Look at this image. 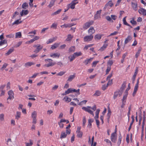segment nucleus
Listing matches in <instances>:
<instances>
[{
	"instance_id": "4c0bfd02",
	"label": "nucleus",
	"mask_w": 146,
	"mask_h": 146,
	"mask_svg": "<svg viewBox=\"0 0 146 146\" xmlns=\"http://www.w3.org/2000/svg\"><path fill=\"white\" fill-rule=\"evenodd\" d=\"M36 112L35 111H34L32 113L31 117L33 118H36Z\"/></svg>"
},
{
	"instance_id": "f8f14e48",
	"label": "nucleus",
	"mask_w": 146,
	"mask_h": 146,
	"mask_svg": "<svg viewBox=\"0 0 146 146\" xmlns=\"http://www.w3.org/2000/svg\"><path fill=\"white\" fill-rule=\"evenodd\" d=\"M139 13L141 15L143 16L146 15V10L143 8H140L138 10Z\"/></svg>"
},
{
	"instance_id": "f03ea898",
	"label": "nucleus",
	"mask_w": 146,
	"mask_h": 146,
	"mask_svg": "<svg viewBox=\"0 0 146 146\" xmlns=\"http://www.w3.org/2000/svg\"><path fill=\"white\" fill-rule=\"evenodd\" d=\"M94 23V21L91 20L89 21L84 24L83 26V28L84 29H86L89 28L91 25H92Z\"/></svg>"
},
{
	"instance_id": "1a4fd4ad",
	"label": "nucleus",
	"mask_w": 146,
	"mask_h": 146,
	"mask_svg": "<svg viewBox=\"0 0 146 146\" xmlns=\"http://www.w3.org/2000/svg\"><path fill=\"white\" fill-rule=\"evenodd\" d=\"M8 94L9 95V97L7 99V100H13L14 98V93L13 91L12 90H9L8 92Z\"/></svg>"
},
{
	"instance_id": "79ce46f5",
	"label": "nucleus",
	"mask_w": 146,
	"mask_h": 146,
	"mask_svg": "<svg viewBox=\"0 0 146 146\" xmlns=\"http://www.w3.org/2000/svg\"><path fill=\"white\" fill-rule=\"evenodd\" d=\"M101 94V92L100 91L97 90L96 91L95 93L94 94V96H99Z\"/></svg>"
},
{
	"instance_id": "c85d7f7f",
	"label": "nucleus",
	"mask_w": 146,
	"mask_h": 146,
	"mask_svg": "<svg viewBox=\"0 0 146 146\" xmlns=\"http://www.w3.org/2000/svg\"><path fill=\"white\" fill-rule=\"evenodd\" d=\"M122 138V137L121 136V134H120L119 135L118 141L117 142V144L119 145L121 143Z\"/></svg>"
},
{
	"instance_id": "f3484780",
	"label": "nucleus",
	"mask_w": 146,
	"mask_h": 146,
	"mask_svg": "<svg viewBox=\"0 0 146 146\" xmlns=\"http://www.w3.org/2000/svg\"><path fill=\"white\" fill-rule=\"evenodd\" d=\"M57 37H53L52 38H50L46 42L47 44H48L50 43H51L54 41H55L57 39Z\"/></svg>"
},
{
	"instance_id": "864d4df0",
	"label": "nucleus",
	"mask_w": 146,
	"mask_h": 146,
	"mask_svg": "<svg viewBox=\"0 0 146 146\" xmlns=\"http://www.w3.org/2000/svg\"><path fill=\"white\" fill-rule=\"evenodd\" d=\"M77 134V136L78 137L81 138L82 137L83 135V133L81 131L79 132L76 133Z\"/></svg>"
},
{
	"instance_id": "72a5a7b5",
	"label": "nucleus",
	"mask_w": 146,
	"mask_h": 146,
	"mask_svg": "<svg viewBox=\"0 0 146 146\" xmlns=\"http://www.w3.org/2000/svg\"><path fill=\"white\" fill-rule=\"evenodd\" d=\"M14 50V49L13 48L9 49L8 51L5 53V54L8 55L12 53Z\"/></svg>"
},
{
	"instance_id": "7ed1b4c3",
	"label": "nucleus",
	"mask_w": 146,
	"mask_h": 146,
	"mask_svg": "<svg viewBox=\"0 0 146 146\" xmlns=\"http://www.w3.org/2000/svg\"><path fill=\"white\" fill-rule=\"evenodd\" d=\"M80 90L79 89H78L77 90H76L75 89L71 88H69L66 90V92L68 94L70 93H72L73 92H76L77 93V95H79L80 94Z\"/></svg>"
},
{
	"instance_id": "9d476101",
	"label": "nucleus",
	"mask_w": 146,
	"mask_h": 146,
	"mask_svg": "<svg viewBox=\"0 0 146 146\" xmlns=\"http://www.w3.org/2000/svg\"><path fill=\"white\" fill-rule=\"evenodd\" d=\"M101 10L97 11H96V13L95 14L94 17V19L95 20L97 19L101 18Z\"/></svg>"
},
{
	"instance_id": "5fc2aeb1",
	"label": "nucleus",
	"mask_w": 146,
	"mask_h": 146,
	"mask_svg": "<svg viewBox=\"0 0 146 146\" xmlns=\"http://www.w3.org/2000/svg\"><path fill=\"white\" fill-rule=\"evenodd\" d=\"M14 35L13 34H10L8 35H7L6 36V37L9 38H12L14 37Z\"/></svg>"
},
{
	"instance_id": "13d9d810",
	"label": "nucleus",
	"mask_w": 146,
	"mask_h": 146,
	"mask_svg": "<svg viewBox=\"0 0 146 146\" xmlns=\"http://www.w3.org/2000/svg\"><path fill=\"white\" fill-rule=\"evenodd\" d=\"M106 19L107 20L111 22H113V21L112 20L111 17L109 16H107L106 17Z\"/></svg>"
},
{
	"instance_id": "8fccbe9b",
	"label": "nucleus",
	"mask_w": 146,
	"mask_h": 146,
	"mask_svg": "<svg viewBox=\"0 0 146 146\" xmlns=\"http://www.w3.org/2000/svg\"><path fill=\"white\" fill-rule=\"evenodd\" d=\"M29 142L30 143H25L26 146H31L33 144V142L32 140L30 139L29 140Z\"/></svg>"
},
{
	"instance_id": "c9c22d12",
	"label": "nucleus",
	"mask_w": 146,
	"mask_h": 146,
	"mask_svg": "<svg viewBox=\"0 0 146 146\" xmlns=\"http://www.w3.org/2000/svg\"><path fill=\"white\" fill-rule=\"evenodd\" d=\"M145 114H144L143 118V121L142 125V129H144V126L145 125Z\"/></svg>"
},
{
	"instance_id": "052dcab7",
	"label": "nucleus",
	"mask_w": 146,
	"mask_h": 146,
	"mask_svg": "<svg viewBox=\"0 0 146 146\" xmlns=\"http://www.w3.org/2000/svg\"><path fill=\"white\" fill-rule=\"evenodd\" d=\"M111 69L110 66H108L106 70V74H108Z\"/></svg>"
},
{
	"instance_id": "0e129e2a",
	"label": "nucleus",
	"mask_w": 146,
	"mask_h": 146,
	"mask_svg": "<svg viewBox=\"0 0 146 146\" xmlns=\"http://www.w3.org/2000/svg\"><path fill=\"white\" fill-rule=\"evenodd\" d=\"M126 17H125L123 19V24L127 26V25H128V24L127 22H126V19H125Z\"/></svg>"
},
{
	"instance_id": "b1692460",
	"label": "nucleus",
	"mask_w": 146,
	"mask_h": 146,
	"mask_svg": "<svg viewBox=\"0 0 146 146\" xmlns=\"http://www.w3.org/2000/svg\"><path fill=\"white\" fill-rule=\"evenodd\" d=\"M132 38L130 36H128L127 37L125 38V41L124 43L126 44L128 43L131 40Z\"/></svg>"
},
{
	"instance_id": "c03bdc74",
	"label": "nucleus",
	"mask_w": 146,
	"mask_h": 146,
	"mask_svg": "<svg viewBox=\"0 0 146 146\" xmlns=\"http://www.w3.org/2000/svg\"><path fill=\"white\" fill-rule=\"evenodd\" d=\"M28 7V4L26 2L24 3L22 5V7L23 9H25Z\"/></svg>"
},
{
	"instance_id": "7c9ffc66",
	"label": "nucleus",
	"mask_w": 146,
	"mask_h": 146,
	"mask_svg": "<svg viewBox=\"0 0 146 146\" xmlns=\"http://www.w3.org/2000/svg\"><path fill=\"white\" fill-rule=\"evenodd\" d=\"M61 11H62L61 9H59L58 10H57V11H56L54 12V13H52V14L51 15L53 16V15H56L57 14H58L60 13V12H61Z\"/></svg>"
},
{
	"instance_id": "2f4dec72",
	"label": "nucleus",
	"mask_w": 146,
	"mask_h": 146,
	"mask_svg": "<svg viewBox=\"0 0 146 146\" xmlns=\"http://www.w3.org/2000/svg\"><path fill=\"white\" fill-rule=\"evenodd\" d=\"M126 83L125 82H123V84L121 85V86L120 89V90L123 91L125 88L126 87Z\"/></svg>"
},
{
	"instance_id": "4d7b16f0",
	"label": "nucleus",
	"mask_w": 146,
	"mask_h": 146,
	"mask_svg": "<svg viewBox=\"0 0 146 146\" xmlns=\"http://www.w3.org/2000/svg\"><path fill=\"white\" fill-rule=\"evenodd\" d=\"M16 38L19 37L20 38L21 36V34L20 32H18L16 33L15 35Z\"/></svg>"
},
{
	"instance_id": "f704fd0d",
	"label": "nucleus",
	"mask_w": 146,
	"mask_h": 146,
	"mask_svg": "<svg viewBox=\"0 0 146 146\" xmlns=\"http://www.w3.org/2000/svg\"><path fill=\"white\" fill-rule=\"evenodd\" d=\"M93 45H94L93 44H92L87 45L85 46L84 47V48L83 49L84 50H87L89 47H91Z\"/></svg>"
},
{
	"instance_id": "a18cd8bd",
	"label": "nucleus",
	"mask_w": 146,
	"mask_h": 146,
	"mask_svg": "<svg viewBox=\"0 0 146 146\" xmlns=\"http://www.w3.org/2000/svg\"><path fill=\"white\" fill-rule=\"evenodd\" d=\"M55 1L54 0H52L50 2L49 5H48V7L50 8H51L54 5V2Z\"/></svg>"
},
{
	"instance_id": "6e6d98bb",
	"label": "nucleus",
	"mask_w": 146,
	"mask_h": 146,
	"mask_svg": "<svg viewBox=\"0 0 146 146\" xmlns=\"http://www.w3.org/2000/svg\"><path fill=\"white\" fill-rule=\"evenodd\" d=\"M57 24L54 23H52V25L50 27L51 28H54L55 29H56L57 28Z\"/></svg>"
},
{
	"instance_id": "de8ad7c7",
	"label": "nucleus",
	"mask_w": 146,
	"mask_h": 146,
	"mask_svg": "<svg viewBox=\"0 0 146 146\" xmlns=\"http://www.w3.org/2000/svg\"><path fill=\"white\" fill-rule=\"evenodd\" d=\"M0 41V46L3 45L4 44H6L7 43V41L6 40H2Z\"/></svg>"
},
{
	"instance_id": "58836bf2",
	"label": "nucleus",
	"mask_w": 146,
	"mask_h": 146,
	"mask_svg": "<svg viewBox=\"0 0 146 146\" xmlns=\"http://www.w3.org/2000/svg\"><path fill=\"white\" fill-rule=\"evenodd\" d=\"M119 93V92H118V91H117L114 92L113 96V98L114 99H115L116 98L117 96L118 95Z\"/></svg>"
},
{
	"instance_id": "9b49d317",
	"label": "nucleus",
	"mask_w": 146,
	"mask_h": 146,
	"mask_svg": "<svg viewBox=\"0 0 146 146\" xmlns=\"http://www.w3.org/2000/svg\"><path fill=\"white\" fill-rule=\"evenodd\" d=\"M113 4L112 3V1H110L105 5L104 9L105 10L106 8L108 7H111L113 6Z\"/></svg>"
},
{
	"instance_id": "e2e57ef3",
	"label": "nucleus",
	"mask_w": 146,
	"mask_h": 146,
	"mask_svg": "<svg viewBox=\"0 0 146 146\" xmlns=\"http://www.w3.org/2000/svg\"><path fill=\"white\" fill-rule=\"evenodd\" d=\"M130 22L133 25H135L137 24L136 22L134 20V19H133L131 20Z\"/></svg>"
},
{
	"instance_id": "ea45409f",
	"label": "nucleus",
	"mask_w": 146,
	"mask_h": 146,
	"mask_svg": "<svg viewBox=\"0 0 146 146\" xmlns=\"http://www.w3.org/2000/svg\"><path fill=\"white\" fill-rule=\"evenodd\" d=\"M108 45L106 44H104L100 48L99 50L101 51H103L107 47Z\"/></svg>"
},
{
	"instance_id": "dca6fc26",
	"label": "nucleus",
	"mask_w": 146,
	"mask_h": 146,
	"mask_svg": "<svg viewBox=\"0 0 146 146\" xmlns=\"http://www.w3.org/2000/svg\"><path fill=\"white\" fill-rule=\"evenodd\" d=\"M77 3V2L75 3L73 1H72L70 4H69V5H70V8L72 9H74L75 8L76 5Z\"/></svg>"
},
{
	"instance_id": "5701e85b",
	"label": "nucleus",
	"mask_w": 146,
	"mask_h": 146,
	"mask_svg": "<svg viewBox=\"0 0 146 146\" xmlns=\"http://www.w3.org/2000/svg\"><path fill=\"white\" fill-rule=\"evenodd\" d=\"M60 44V43H56L52 45L51 47V48L53 50L56 48Z\"/></svg>"
},
{
	"instance_id": "473e14b6",
	"label": "nucleus",
	"mask_w": 146,
	"mask_h": 146,
	"mask_svg": "<svg viewBox=\"0 0 146 146\" xmlns=\"http://www.w3.org/2000/svg\"><path fill=\"white\" fill-rule=\"evenodd\" d=\"M67 134L65 132H62L60 138L61 139L64 138L66 137Z\"/></svg>"
},
{
	"instance_id": "f257e3e1",
	"label": "nucleus",
	"mask_w": 146,
	"mask_h": 146,
	"mask_svg": "<svg viewBox=\"0 0 146 146\" xmlns=\"http://www.w3.org/2000/svg\"><path fill=\"white\" fill-rule=\"evenodd\" d=\"M44 60L46 63L48 62L44 65V66L47 67L53 66L56 64V62L51 59H45Z\"/></svg>"
},
{
	"instance_id": "a19ab883",
	"label": "nucleus",
	"mask_w": 146,
	"mask_h": 146,
	"mask_svg": "<svg viewBox=\"0 0 146 146\" xmlns=\"http://www.w3.org/2000/svg\"><path fill=\"white\" fill-rule=\"evenodd\" d=\"M87 101L86 100H84L79 102L78 104V105L79 106H82L83 104H86Z\"/></svg>"
},
{
	"instance_id": "a878e982",
	"label": "nucleus",
	"mask_w": 146,
	"mask_h": 146,
	"mask_svg": "<svg viewBox=\"0 0 146 146\" xmlns=\"http://www.w3.org/2000/svg\"><path fill=\"white\" fill-rule=\"evenodd\" d=\"M92 58H90L85 60L83 62V63L86 65H87L89 63H90V62L91 61Z\"/></svg>"
},
{
	"instance_id": "6ab92c4d",
	"label": "nucleus",
	"mask_w": 146,
	"mask_h": 146,
	"mask_svg": "<svg viewBox=\"0 0 146 146\" xmlns=\"http://www.w3.org/2000/svg\"><path fill=\"white\" fill-rule=\"evenodd\" d=\"M34 64L35 63L33 62H28L25 64L24 66L25 67L28 68Z\"/></svg>"
},
{
	"instance_id": "423d86ee",
	"label": "nucleus",
	"mask_w": 146,
	"mask_h": 146,
	"mask_svg": "<svg viewBox=\"0 0 146 146\" xmlns=\"http://www.w3.org/2000/svg\"><path fill=\"white\" fill-rule=\"evenodd\" d=\"M33 47L36 48V49L34 51V52L36 53H38L42 48L43 46H41L40 44H35L33 45Z\"/></svg>"
},
{
	"instance_id": "603ef678",
	"label": "nucleus",
	"mask_w": 146,
	"mask_h": 146,
	"mask_svg": "<svg viewBox=\"0 0 146 146\" xmlns=\"http://www.w3.org/2000/svg\"><path fill=\"white\" fill-rule=\"evenodd\" d=\"M8 65V64L6 63H5L3 65L2 67L1 68V70H3L4 68H6L7 66Z\"/></svg>"
},
{
	"instance_id": "4468645a",
	"label": "nucleus",
	"mask_w": 146,
	"mask_h": 146,
	"mask_svg": "<svg viewBox=\"0 0 146 146\" xmlns=\"http://www.w3.org/2000/svg\"><path fill=\"white\" fill-rule=\"evenodd\" d=\"M60 55V54L58 53H51L50 54V56L52 58H58Z\"/></svg>"
},
{
	"instance_id": "774afa93",
	"label": "nucleus",
	"mask_w": 146,
	"mask_h": 146,
	"mask_svg": "<svg viewBox=\"0 0 146 146\" xmlns=\"http://www.w3.org/2000/svg\"><path fill=\"white\" fill-rule=\"evenodd\" d=\"M82 125L84 127L86 123V118L85 117H84L83 119Z\"/></svg>"
},
{
	"instance_id": "09e8293b",
	"label": "nucleus",
	"mask_w": 146,
	"mask_h": 146,
	"mask_svg": "<svg viewBox=\"0 0 146 146\" xmlns=\"http://www.w3.org/2000/svg\"><path fill=\"white\" fill-rule=\"evenodd\" d=\"M93 121L91 119H89L88 120V126L90 128L92 126V122Z\"/></svg>"
},
{
	"instance_id": "0eeeda50",
	"label": "nucleus",
	"mask_w": 146,
	"mask_h": 146,
	"mask_svg": "<svg viewBox=\"0 0 146 146\" xmlns=\"http://www.w3.org/2000/svg\"><path fill=\"white\" fill-rule=\"evenodd\" d=\"M91 107L90 106H88L87 107H83L82 108V109L85 111L89 113L91 115H94V114L93 113V111L91 110Z\"/></svg>"
},
{
	"instance_id": "6e6552de",
	"label": "nucleus",
	"mask_w": 146,
	"mask_h": 146,
	"mask_svg": "<svg viewBox=\"0 0 146 146\" xmlns=\"http://www.w3.org/2000/svg\"><path fill=\"white\" fill-rule=\"evenodd\" d=\"M139 78L137 79V82L134 88V91L133 93V96H134L135 95L136 92L138 90V85L139 83Z\"/></svg>"
},
{
	"instance_id": "bb28decb",
	"label": "nucleus",
	"mask_w": 146,
	"mask_h": 146,
	"mask_svg": "<svg viewBox=\"0 0 146 146\" xmlns=\"http://www.w3.org/2000/svg\"><path fill=\"white\" fill-rule=\"evenodd\" d=\"M63 100H64L66 102H71V99L70 98L68 97L67 96H66L64 98Z\"/></svg>"
},
{
	"instance_id": "39448f33",
	"label": "nucleus",
	"mask_w": 146,
	"mask_h": 146,
	"mask_svg": "<svg viewBox=\"0 0 146 146\" xmlns=\"http://www.w3.org/2000/svg\"><path fill=\"white\" fill-rule=\"evenodd\" d=\"M94 36L92 35H86L83 38L84 42H89L91 41L93 38Z\"/></svg>"
},
{
	"instance_id": "c756f323",
	"label": "nucleus",
	"mask_w": 146,
	"mask_h": 146,
	"mask_svg": "<svg viewBox=\"0 0 146 146\" xmlns=\"http://www.w3.org/2000/svg\"><path fill=\"white\" fill-rule=\"evenodd\" d=\"M76 58L74 54H73L72 55H70L68 57V58L70 60V62L73 61Z\"/></svg>"
},
{
	"instance_id": "3c124183",
	"label": "nucleus",
	"mask_w": 146,
	"mask_h": 146,
	"mask_svg": "<svg viewBox=\"0 0 146 146\" xmlns=\"http://www.w3.org/2000/svg\"><path fill=\"white\" fill-rule=\"evenodd\" d=\"M60 27L61 28H63L64 27L67 28L68 27H70L69 24H64L63 25H61L60 26Z\"/></svg>"
},
{
	"instance_id": "69168bd1",
	"label": "nucleus",
	"mask_w": 146,
	"mask_h": 146,
	"mask_svg": "<svg viewBox=\"0 0 146 146\" xmlns=\"http://www.w3.org/2000/svg\"><path fill=\"white\" fill-rule=\"evenodd\" d=\"M4 120V115L3 114H1L0 115V120L1 121Z\"/></svg>"
},
{
	"instance_id": "680f3d73",
	"label": "nucleus",
	"mask_w": 146,
	"mask_h": 146,
	"mask_svg": "<svg viewBox=\"0 0 146 146\" xmlns=\"http://www.w3.org/2000/svg\"><path fill=\"white\" fill-rule=\"evenodd\" d=\"M127 96V95H125L123 96L122 100V102H125Z\"/></svg>"
},
{
	"instance_id": "393cba45",
	"label": "nucleus",
	"mask_w": 146,
	"mask_h": 146,
	"mask_svg": "<svg viewBox=\"0 0 146 146\" xmlns=\"http://www.w3.org/2000/svg\"><path fill=\"white\" fill-rule=\"evenodd\" d=\"M21 112L19 111L16 112V115L15 117V119L17 120H18L21 117Z\"/></svg>"
},
{
	"instance_id": "37998d69",
	"label": "nucleus",
	"mask_w": 146,
	"mask_h": 146,
	"mask_svg": "<svg viewBox=\"0 0 146 146\" xmlns=\"http://www.w3.org/2000/svg\"><path fill=\"white\" fill-rule=\"evenodd\" d=\"M22 22V21H19V20H17L15 21L14 22L12 23V25H18L19 24L21 23Z\"/></svg>"
},
{
	"instance_id": "e433bc0d",
	"label": "nucleus",
	"mask_w": 146,
	"mask_h": 146,
	"mask_svg": "<svg viewBox=\"0 0 146 146\" xmlns=\"http://www.w3.org/2000/svg\"><path fill=\"white\" fill-rule=\"evenodd\" d=\"M75 48L74 46H71L69 49V52H73L75 50Z\"/></svg>"
},
{
	"instance_id": "49530a36",
	"label": "nucleus",
	"mask_w": 146,
	"mask_h": 146,
	"mask_svg": "<svg viewBox=\"0 0 146 146\" xmlns=\"http://www.w3.org/2000/svg\"><path fill=\"white\" fill-rule=\"evenodd\" d=\"M73 54L76 57L77 56H81L82 54V52H76L74 53Z\"/></svg>"
},
{
	"instance_id": "a211bd4d",
	"label": "nucleus",
	"mask_w": 146,
	"mask_h": 146,
	"mask_svg": "<svg viewBox=\"0 0 146 146\" xmlns=\"http://www.w3.org/2000/svg\"><path fill=\"white\" fill-rule=\"evenodd\" d=\"M29 11L27 10H23L20 12V15L21 16H22L23 15H27Z\"/></svg>"
},
{
	"instance_id": "cd10ccee",
	"label": "nucleus",
	"mask_w": 146,
	"mask_h": 146,
	"mask_svg": "<svg viewBox=\"0 0 146 146\" xmlns=\"http://www.w3.org/2000/svg\"><path fill=\"white\" fill-rule=\"evenodd\" d=\"M73 36L71 35V34H68L67 36V37L66 40L67 41H70L73 38Z\"/></svg>"
},
{
	"instance_id": "bf43d9fd",
	"label": "nucleus",
	"mask_w": 146,
	"mask_h": 146,
	"mask_svg": "<svg viewBox=\"0 0 146 146\" xmlns=\"http://www.w3.org/2000/svg\"><path fill=\"white\" fill-rule=\"evenodd\" d=\"M99 62V61H94L92 63V67H95L97 64Z\"/></svg>"
},
{
	"instance_id": "4be33fe9",
	"label": "nucleus",
	"mask_w": 146,
	"mask_h": 146,
	"mask_svg": "<svg viewBox=\"0 0 146 146\" xmlns=\"http://www.w3.org/2000/svg\"><path fill=\"white\" fill-rule=\"evenodd\" d=\"M102 36V35L100 34H97L95 36L94 38L96 40H100Z\"/></svg>"
},
{
	"instance_id": "338daca9",
	"label": "nucleus",
	"mask_w": 146,
	"mask_h": 146,
	"mask_svg": "<svg viewBox=\"0 0 146 146\" xmlns=\"http://www.w3.org/2000/svg\"><path fill=\"white\" fill-rule=\"evenodd\" d=\"M111 19L114 20H115L117 18V16L115 15H111Z\"/></svg>"
},
{
	"instance_id": "412c9836",
	"label": "nucleus",
	"mask_w": 146,
	"mask_h": 146,
	"mask_svg": "<svg viewBox=\"0 0 146 146\" xmlns=\"http://www.w3.org/2000/svg\"><path fill=\"white\" fill-rule=\"evenodd\" d=\"M138 69L137 68L135 70V72L134 73V74L133 75V76L132 77L133 82L135 80V78H136V75L138 73Z\"/></svg>"
},
{
	"instance_id": "aec40b11",
	"label": "nucleus",
	"mask_w": 146,
	"mask_h": 146,
	"mask_svg": "<svg viewBox=\"0 0 146 146\" xmlns=\"http://www.w3.org/2000/svg\"><path fill=\"white\" fill-rule=\"evenodd\" d=\"M75 74H74L73 75H71L68 77L67 81L68 82H71L75 77Z\"/></svg>"
},
{
	"instance_id": "ddd939ff",
	"label": "nucleus",
	"mask_w": 146,
	"mask_h": 146,
	"mask_svg": "<svg viewBox=\"0 0 146 146\" xmlns=\"http://www.w3.org/2000/svg\"><path fill=\"white\" fill-rule=\"evenodd\" d=\"M131 5L134 10L135 11L137 10V4L136 2H132Z\"/></svg>"
},
{
	"instance_id": "2eb2a0df",
	"label": "nucleus",
	"mask_w": 146,
	"mask_h": 146,
	"mask_svg": "<svg viewBox=\"0 0 146 146\" xmlns=\"http://www.w3.org/2000/svg\"><path fill=\"white\" fill-rule=\"evenodd\" d=\"M95 32V31L93 27H91L88 31V33L89 34L92 35Z\"/></svg>"
},
{
	"instance_id": "20e7f679",
	"label": "nucleus",
	"mask_w": 146,
	"mask_h": 146,
	"mask_svg": "<svg viewBox=\"0 0 146 146\" xmlns=\"http://www.w3.org/2000/svg\"><path fill=\"white\" fill-rule=\"evenodd\" d=\"M117 138L116 131L115 130V132L111 133V141L115 143L116 142Z\"/></svg>"
}]
</instances>
